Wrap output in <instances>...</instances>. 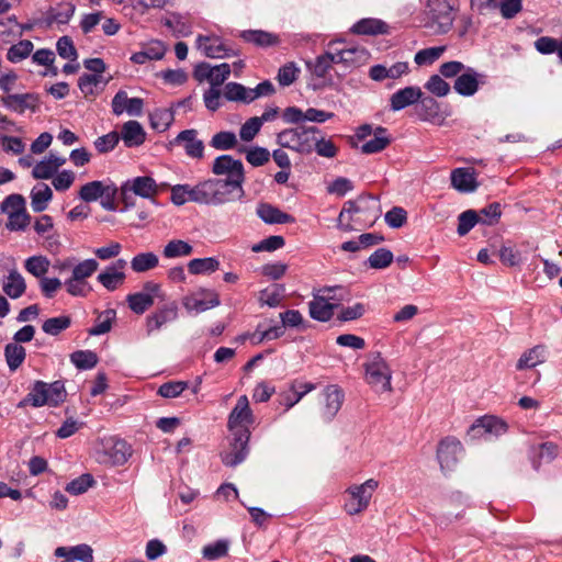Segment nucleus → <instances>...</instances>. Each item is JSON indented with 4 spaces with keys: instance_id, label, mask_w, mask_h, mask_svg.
Instances as JSON below:
<instances>
[{
    "instance_id": "obj_1",
    "label": "nucleus",
    "mask_w": 562,
    "mask_h": 562,
    "mask_svg": "<svg viewBox=\"0 0 562 562\" xmlns=\"http://www.w3.org/2000/svg\"><path fill=\"white\" fill-rule=\"evenodd\" d=\"M252 423L254 415L249 407V401L246 395H241L228 416L227 427L233 434V441L229 451L222 454L224 465L235 468L246 459L250 438L248 425Z\"/></svg>"
},
{
    "instance_id": "obj_2",
    "label": "nucleus",
    "mask_w": 562,
    "mask_h": 562,
    "mask_svg": "<svg viewBox=\"0 0 562 562\" xmlns=\"http://www.w3.org/2000/svg\"><path fill=\"white\" fill-rule=\"evenodd\" d=\"M67 398L65 382L56 380L52 383L36 380L30 387V392L18 404V408L32 407H58Z\"/></svg>"
},
{
    "instance_id": "obj_3",
    "label": "nucleus",
    "mask_w": 562,
    "mask_h": 562,
    "mask_svg": "<svg viewBox=\"0 0 562 562\" xmlns=\"http://www.w3.org/2000/svg\"><path fill=\"white\" fill-rule=\"evenodd\" d=\"M358 213L367 214L369 218V226H372L381 215L379 200L369 194L360 195L356 201H346L341 212L339 213L337 227L344 232L353 231L355 228L352 226V215Z\"/></svg>"
},
{
    "instance_id": "obj_4",
    "label": "nucleus",
    "mask_w": 562,
    "mask_h": 562,
    "mask_svg": "<svg viewBox=\"0 0 562 562\" xmlns=\"http://www.w3.org/2000/svg\"><path fill=\"white\" fill-rule=\"evenodd\" d=\"M211 170L216 176H226L225 179H221L222 183L233 192L238 191V199L244 196L245 170L239 159L231 155H221L213 161Z\"/></svg>"
},
{
    "instance_id": "obj_5",
    "label": "nucleus",
    "mask_w": 562,
    "mask_h": 562,
    "mask_svg": "<svg viewBox=\"0 0 562 562\" xmlns=\"http://www.w3.org/2000/svg\"><path fill=\"white\" fill-rule=\"evenodd\" d=\"M192 187V202L198 204L221 205L233 200V191L221 179H206Z\"/></svg>"
},
{
    "instance_id": "obj_6",
    "label": "nucleus",
    "mask_w": 562,
    "mask_h": 562,
    "mask_svg": "<svg viewBox=\"0 0 562 562\" xmlns=\"http://www.w3.org/2000/svg\"><path fill=\"white\" fill-rule=\"evenodd\" d=\"M366 380L378 392L392 391V370L380 352L364 364Z\"/></svg>"
},
{
    "instance_id": "obj_7",
    "label": "nucleus",
    "mask_w": 562,
    "mask_h": 562,
    "mask_svg": "<svg viewBox=\"0 0 562 562\" xmlns=\"http://www.w3.org/2000/svg\"><path fill=\"white\" fill-rule=\"evenodd\" d=\"M155 299H165L161 286L159 283L154 281H147L144 283L140 292L128 294L126 296V302L132 312L137 315H142L154 305Z\"/></svg>"
},
{
    "instance_id": "obj_8",
    "label": "nucleus",
    "mask_w": 562,
    "mask_h": 562,
    "mask_svg": "<svg viewBox=\"0 0 562 562\" xmlns=\"http://www.w3.org/2000/svg\"><path fill=\"white\" fill-rule=\"evenodd\" d=\"M463 452L464 448L458 438L447 436L441 439L437 447V459L441 470L452 471Z\"/></svg>"
},
{
    "instance_id": "obj_9",
    "label": "nucleus",
    "mask_w": 562,
    "mask_h": 562,
    "mask_svg": "<svg viewBox=\"0 0 562 562\" xmlns=\"http://www.w3.org/2000/svg\"><path fill=\"white\" fill-rule=\"evenodd\" d=\"M507 431V424L495 416H483L477 418L469 428L468 435L472 439L498 437Z\"/></svg>"
},
{
    "instance_id": "obj_10",
    "label": "nucleus",
    "mask_w": 562,
    "mask_h": 562,
    "mask_svg": "<svg viewBox=\"0 0 562 562\" xmlns=\"http://www.w3.org/2000/svg\"><path fill=\"white\" fill-rule=\"evenodd\" d=\"M221 304L220 295L215 290L200 289L193 295L182 299V305L188 312L203 313Z\"/></svg>"
},
{
    "instance_id": "obj_11",
    "label": "nucleus",
    "mask_w": 562,
    "mask_h": 562,
    "mask_svg": "<svg viewBox=\"0 0 562 562\" xmlns=\"http://www.w3.org/2000/svg\"><path fill=\"white\" fill-rule=\"evenodd\" d=\"M427 14L431 21L438 24L441 33H447L453 24L452 7L449 0H428Z\"/></svg>"
},
{
    "instance_id": "obj_12",
    "label": "nucleus",
    "mask_w": 562,
    "mask_h": 562,
    "mask_svg": "<svg viewBox=\"0 0 562 562\" xmlns=\"http://www.w3.org/2000/svg\"><path fill=\"white\" fill-rule=\"evenodd\" d=\"M178 303L172 301L148 315L146 317L147 335H151L154 331L159 330L164 325L175 322L178 318Z\"/></svg>"
},
{
    "instance_id": "obj_13",
    "label": "nucleus",
    "mask_w": 562,
    "mask_h": 562,
    "mask_svg": "<svg viewBox=\"0 0 562 562\" xmlns=\"http://www.w3.org/2000/svg\"><path fill=\"white\" fill-rule=\"evenodd\" d=\"M125 182L130 186L135 195L150 200L154 204L157 203L156 196L167 187L165 183L158 184L156 180L149 176H138Z\"/></svg>"
},
{
    "instance_id": "obj_14",
    "label": "nucleus",
    "mask_w": 562,
    "mask_h": 562,
    "mask_svg": "<svg viewBox=\"0 0 562 562\" xmlns=\"http://www.w3.org/2000/svg\"><path fill=\"white\" fill-rule=\"evenodd\" d=\"M3 106L12 112L22 114L25 110L36 112L40 108V95L34 92L14 93L1 98Z\"/></svg>"
},
{
    "instance_id": "obj_15",
    "label": "nucleus",
    "mask_w": 562,
    "mask_h": 562,
    "mask_svg": "<svg viewBox=\"0 0 562 562\" xmlns=\"http://www.w3.org/2000/svg\"><path fill=\"white\" fill-rule=\"evenodd\" d=\"M196 43L199 49L209 58H225L238 55V50L227 47L217 36L199 35Z\"/></svg>"
},
{
    "instance_id": "obj_16",
    "label": "nucleus",
    "mask_w": 562,
    "mask_h": 562,
    "mask_svg": "<svg viewBox=\"0 0 562 562\" xmlns=\"http://www.w3.org/2000/svg\"><path fill=\"white\" fill-rule=\"evenodd\" d=\"M112 112L119 116L127 112L132 116H140L144 108L142 98H128L126 91L119 90L111 101Z\"/></svg>"
},
{
    "instance_id": "obj_17",
    "label": "nucleus",
    "mask_w": 562,
    "mask_h": 562,
    "mask_svg": "<svg viewBox=\"0 0 562 562\" xmlns=\"http://www.w3.org/2000/svg\"><path fill=\"white\" fill-rule=\"evenodd\" d=\"M340 307L339 303H330L325 293L314 294L312 301L308 302L310 316L322 323L330 321L334 316L335 310Z\"/></svg>"
},
{
    "instance_id": "obj_18",
    "label": "nucleus",
    "mask_w": 562,
    "mask_h": 562,
    "mask_svg": "<svg viewBox=\"0 0 562 562\" xmlns=\"http://www.w3.org/2000/svg\"><path fill=\"white\" fill-rule=\"evenodd\" d=\"M485 75L476 72L473 68H467L465 72L459 75L454 81L453 89L463 97H472L479 90Z\"/></svg>"
},
{
    "instance_id": "obj_19",
    "label": "nucleus",
    "mask_w": 562,
    "mask_h": 562,
    "mask_svg": "<svg viewBox=\"0 0 562 562\" xmlns=\"http://www.w3.org/2000/svg\"><path fill=\"white\" fill-rule=\"evenodd\" d=\"M173 144L182 145L187 156L194 159H202L204 156V143L198 138L196 130L181 131L173 140Z\"/></svg>"
},
{
    "instance_id": "obj_20",
    "label": "nucleus",
    "mask_w": 562,
    "mask_h": 562,
    "mask_svg": "<svg viewBox=\"0 0 562 562\" xmlns=\"http://www.w3.org/2000/svg\"><path fill=\"white\" fill-rule=\"evenodd\" d=\"M560 452V448L552 441H544L532 446L529 450V459L532 468L538 471L542 464L552 462Z\"/></svg>"
},
{
    "instance_id": "obj_21",
    "label": "nucleus",
    "mask_w": 562,
    "mask_h": 562,
    "mask_svg": "<svg viewBox=\"0 0 562 562\" xmlns=\"http://www.w3.org/2000/svg\"><path fill=\"white\" fill-rule=\"evenodd\" d=\"M325 404L322 409V417L324 422H331L337 413L340 411L344 403L345 394L337 385H328L324 390Z\"/></svg>"
},
{
    "instance_id": "obj_22",
    "label": "nucleus",
    "mask_w": 562,
    "mask_h": 562,
    "mask_svg": "<svg viewBox=\"0 0 562 562\" xmlns=\"http://www.w3.org/2000/svg\"><path fill=\"white\" fill-rule=\"evenodd\" d=\"M471 4L480 11L499 7L505 19H513L522 10V0H471Z\"/></svg>"
},
{
    "instance_id": "obj_23",
    "label": "nucleus",
    "mask_w": 562,
    "mask_h": 562,
    "mask_svg": "<svg viewBox=\"0 0 562 562\" xmlns=\"http://www.w3.org/2000/svg\"><path fill=\"white\" fill-rule=\"evenodd\" d=\"M422 98V89L417 86H408L394 92L390 98V110L401 111L409 105H416Z\"/></svg>"
},
{
    "instance_id": "obj_24",
    "label": "nucleus",
    "mask_w": 562,
    "mask_h": 562,
    "mask_svg": "<svg viewBox=\"0 0 562 562\" xmlns=\"http://www.w3.org/2000/svg\"><path fill=\"white\" fill-rule=\"evenodd\" d=\"M416 115L420 121L435 123L440 119V104L430 97L425 95L422 91V98L417 101L415 106Z\"/></svg>"
},
{
    "instance_id": "obj_25",
    "label": "nucleus",
    "mask_w": 562,
    "mask_h": 562,
    "mask_svg": "<svg viewBox=\"0 0 562 562\" xmlns=\"http://www.w3.org/2000/svg\"><path fill=\"white\" fill-rule=\"evenodd\" d=\"M120 138L127 148L138 147L144 144L146 133L139 122L128 121L122 125Z\"/></svg>"
},
{
    "instance_id": "obj_26",
    "label": "nucleus",
    "mask_w": 562,
    "mask_h": 562,
    "mask_svg": "<svg viewBox=\"0 0 562 562\" xmlns=\"http://www.w3.org/2000/svg\"><path fill=\"white\" fill-rule=\"evenodd\" d=\"M162 24L168 27L176 37H187L192 34L193 26L189 15L171 12L168 18L162 19Z\"/></svg>"
},
{
    "instance_id": "obj_27",
    "label": "nucleus",
    "mask_w": 562,
    "mask_h": 562,
    "mask_svg": "<svg viewBox=\"0 0 562 562\" xmlns=\"http://www.w3.org/2000/svg\"><path fill=\"white\" fill-rule=\"evenodd\" d=\"M239 37L257 47L267 48L279 44V36L263 30H245L241 31Z\"/></svg>"
},
{
    "instance_id": "obj_28",
    "label": "nucleus",
    "mask_w": 562,
    "mask_h": 562,
    "mask_svg": "<svg viewBox=\"0 0 562 562\" xmlns=\"http://www.w3.org/2000/svg\"><path fill=\"white\" fill-rule=\"evenodd\" d=\"M257 215L267 224H288L295 221L291 214L282 212L269 203H260L257 207Z\"/></svg>"
},
{
    "instance_id": "obj_29",
    "label": "nucleus",
    "mask_w": 562,
    "mask_h": 562,
    "mask_svg": "<svg viewBox=\"0 0 562 562\" xmlns=\"http://www.w3.org/2000/svg\"><path fill=\"white\" fill-rule=\"evenodd\" d=\"M378 481L369 479L363 484L351 486L347 490L351 497L358 501L357 508L355 509L356 512H362L369 506L372 492L378 487Z\"/></svg>"
},
{
    "instance_id": "obj_30",
    "label": "nucleus",
    "mask_w": 562,
    "mask_h": 562,
    "mask_svg": "<svg viewBox=\"0 0 562 562\" xmlns=\"http://www.w3.org/2000/svg\"><path fill=\"white\" fill-rule=\"evenodd\" d=\"M57 558H69L80 562H93V550L89 544L81 543L74 547H58L54 552Z\"/></svg>"
},
{
    "instance_id": "obj_31",
    "label": "nucleus",
    "mask_w": 562,
    "mask_h": 562,
    "mask_svg": "<svg viewBox=\"0 0 562 562\" xmlns=\"http://www.w3.org/2000/svg\"><path fill=\"white\" fill-rule=\"evenodd\" d=\"M451 184L460 192H473L477 188L475 173L469 168H457L451 172Z\"/></svg>"
},
{
    "instance_id": "obj_32",
    "label": "nucleus",
    "mask_w": 562,
    "mask_h": 562,
    "mask_svg": "<svg viewBox=\"0 0 562 562\" xmlns=\"http://www.w3.org/2000/svg\"><path fill=\"white\" fill-rule=\"evenodd\" d=\"M350 30L352 33L359 35H378L386 34L389 32V25L382 20L366 18L356 22Z\"/></svg>"
},
{
    "instance_id": "obj_33",
    "label": "nucleus",
    "mask_w": 562,
    "mask_h": 562,
    "mask_svg": "<svg viewBox=\"0 0 562 562\" xmlns=\"http://www.w3.org/2000/svg\"><path fill=\"white\" fill-rule=\"evenodd\" d=\"M392 142L386 127L376 126L373 132V138L361 146L363 154H376L385 149Z\"/></svg>"
},
{
    "instance_id": "obj_34",
    "label": "nucleus",
    "mask_w": 562,
    "mask_h": 562,
    "mask_svg": "<svg viewBox=\"0 0 562 562\" xmlns=\"http://www.w3.org/2000/svg\"><path fill=\"white\" fill-rule=\"evenodd\" d=\"M2 290L9 297L19 299L26 290L25 280L18 270L13 269L4 280Z\"/></svg>"
},
{
    "instance_id": "obj_35",
    "label": "nucleus",
    "mask_w": 562,
    "mask_h": 562,
    "mask_svg": "<svg viewBox=\"0 0 562 562\" xmlns=\"http://www.w3.org/2000/svg\"><path fill=\"white\" fill-rule=\"evenodd\" d=\"M297 132V153L302 155L312 154L316 135L321 134L322 131L317 126H299Z\"/></svg>"
},
{
    "instance_id": "obj_36",
    "label": "nucleus",
    "mask_w": 562,
    "mask_h": 562,
    "mask_svg": "<svg viewBox=\"0 0 562 562\" xmlns=\"http://www.w3.org/2000/svg\"><path fill=\"white\" fill-rule=\"evenodd\" d=\"M76 7L71 2L60 3L57 8H50L45 19L46 25L53 23L66 24L72 18Z\"/></svg>"
},
{
    "instance_id": "obj_37",
    "label": "nucleus",
    "mask_w": 562,
    "mask_h": 562,
    "mask_svg": "<svg viewBox=\"0 0 562 562\" xmlns=\"http://www.w3.org/2000/svg\"><path fill=\"white\" fill-rule=\"evenodd\" d=\"M116 319V312L113 308H108L98 314L95 324L88 329L90 336H100L109 333L112 325Z\"/></svg>"
},
{
    "instance_id": "obj_38",
    "label": "nucleus",
    "mask_w": 562,
    "mask_h": 562,
    "mask_svg": "<svg viewBox=\"0 0 562 562\" xmlns=\"http://www.w3.org/2000/svg\"><path fill=\"white\" fill-rule=\"evenodd\" d=\"M4 358L11 372L16 371L26 358V350L23 346L9 342L4 347Z\"/></svg>"
},
{
    "instance_id": "obj_39",
    "label": "nucleus",
    "mask_w": 562,
    "mask_h": 562,
    "mask_svg": "<svg viewBox=\"0 0 562 562\" xmlns=\"http://www.w3.org/2000/svg\"><path fill=\"white\" fill-rule=\"evenodd\" d=\"M285 292L284 284L274 283L259 292L258 301L261 306L277 307L280 305Z\"/></svg>"
},
{
    "instance_id": "obj_40",
    "label": "nucleus",
    "mask_w": 562,
    "mask_h": 562,
    "mask_svg": "<svg viewBox=\"0 0 562 562\" xmlns=\"http://www.w3.org/2000/svg\"><path fill=\"white\" fill-rule=\"evenodd\" d=\"M53 198L52 189L42 183L35 188H33L31 192V206L35 213L43 212L46 210L48 202Z\"/></svg>"
},
{
    "instance_id": "obj_41",
    "label": "nucleus",
    "mask_w": 562,
    "mask_h": 562,
    "mask_svg": "<svg viewBox=\"0 0 562 562\" xmlns=\"http://www.w3.org/2000/svg\"><path fill=\"white\" fill-rule=\"evenodd\" d=\"M546 350L542 346H535L521 355L517 361V370L531 369L537 364L544 362Z\"/></svg>"
},
{
    "instance_id": "obj_42",
    "label": "nucleus",
    "mask_w": 562,
    "mask_h": 562,
    "mask_svg": "<svg viewBox=\"0 0 562 562\" xmlns=\"http://www.w3.org/2000/svg\"><path fill=\"white\" fill-rule=\"evenodd\" d=\"M220 268V261L214 257L194 258L189 261L188 270L191 274H209Z\"/></svg>"
},
{
    "instance_id": "obj_43",
    "label": "nucleus",
    "mask_w": 562,
    "mask_h": 562,
    "mask_svg": "<svg viewBox=\"0 0 562 562\" xmlns=\"http://www.w3.org/2000/svg\"><path fill=\"white\" fill-rule=\"evenodd\" d=\"M192 252L193 247L188 241L182 239H172L165 245L162 256L168 259H173L190 256Z\"/></svg>"
},
{
    "instance_id": "obj_44",
    "label": "nucleus",
    "mask_w": 562,
    "mask_h": 562,
    "mask_svg": "<svg viewBox=\"0 0 562 562\" xmlns=\"http://www.w3.org/2000/svg\"><path fill=\"white\" fill-rule=\"evenodd\" d=\"M97 279L106 290L114 291L124 282L125 274L115 270V266H109Z\"/></svg>"
},
{
    "instance_id": "obj_45",
    "label": "nucleus",
    "mask_w": 562,
    "mask_h": 562,
    "mask_svg": "<svg viewBox=\"0 0 562 562\" xmlns=\"http://www.w3.org/2000/svg\"><path fill=\"white\" fill-rule=\"evenodd\" d=\"M159 263L157 255L154 252H139L131 260V268L134 272L140 273L155 269Z\"/></svg>"
},
{
    "instance_id": "obj_46",
    "label": "nucleus",
    "mask_w": 562,
    "mask_h": 562,
    "mask_svg": "<svg viewBox=\"0 0 562 562\" xmlns=\"http://www.w3.org/2000/svg\"><path fill=\"white\" fill-rule=\"evenodd\" d=\"M249 88L238 82H228L224 88V97L228 101L251 103Z\"/></svg>"
},
{
    "instance_id": "obj_47",
    "label": "nucleus",
    "mask_w": 562,
    "mask_h": 562,
    "mask_svg": "<svg viewBox=\"0 0 562 562\" xmlns=\"http://www.w3.org/2000/svg\"><path fill=\"white\" fill-rule=\"evenodd\" d=\"M98 356L91 350H77L70 355V361L79 370H90L98 363Z\"/></svg>"
},
{
    "instance_id": "obj_48",
    "label": "nucleus",
    "mask_w": 562,
    "mask_h": 562,
    "mask_svg": "<svg viewBox=\"0 0 562 562\" xmlns=\"http://www.w3.org/2000/svg\"><path fill=\"white\" fill-rule=\"evenodd\" d=\"M33 48L34 45L30 40H22L8 49L7 59L13 64L20 63L31 55Z\"/></svg>"
},
{
    "instance_id": "obj_49",
    "label": "nucleus",
    "mask_w": 562,
    "mask_h": 562,
    "mask_svg": "<svg viewBox=\"0 0 562 562\" xmlns=\"http://www.w3.org/2000/svg\"><path fill=\"white\" fill-rule=\"evenodd\" d=\"M106 186V183L99 180L88 182L80 188L79 198L87 203L94 202L104 193Z\"/></svg>"
},
{
    "instance_id": "obj_50",
    "label": "nucleus",
    "mask_w": 562,
    "mask_h": 562,
    "mask_svg": "<svg viewBox=\"0 0 562 562\" xmlns=\"http://www.w3.org/2000/svg\"><path fill=\"white\" fill-rule=\"evenodd\" d=\"M71 325V318L70 316L68 315H61V316H57V317H50V318H47L43 325H42V329L45 334L47 335H50V336H57L59 335L61 331L66 330L67 328H69Z\"/></svg>"
},
{
    "instance_id": "obj_51",
    "label": "nucleus",
    "mask_w": 562,
    "mask_h": 562,
    "mask_svg": "<svg viewBox=\"0 0 562 562\" xmlns=\"http://www.w3.org/2000/svg\"><path fill=\"white\" fill-rule=\"evenodd\" d=\"M237 137L232 131H221L214 134L210 145L217 150H229L237 146Z\"/></svg>"
},
{
    "instance_id": "obj_52",
    "label": "nucleus",
    "mask_w": 562,
    "mask_h": 562,
    "mask_svg": "<svg viewBox=\"0 0 562 562\" xmlns=\"http://www.w3.org/2000/svg\"><path fill=\"white\" fill-rule=\"evenodd\" d=\"M25 270L35 278H44L49 268V260L45 256H32L24 262Z\"/></svg>"
},
{
    "instance_id": "obj_53",
    "label": "nucleus",
    "mask_w": 562,
    "mask_h": 562,
    "mask_svg": "<svg viewBox=\"0 0 562 562\" xmlns=\"http://www.w3.org/2000/svg\"><path fill=\"white\" fill-rule=\"evenodd\" d=\"M457 233L459 236H465L476 224H481L480 215L474 210H467L458 217Z\"/></svg>"
},
{
    "instance_id": "obj_54",
    "label": "nucleus",
    "mask_w": 562,
    "mask_h": 562,
    "mask_svg": "<svg viewBox=\"0 0 562 562\" xmlns=\"http://www.w3.org/2000/svg\"><path fill=\"white\" fill-rule=\"evenodd\" d=\"M393 252L387 248L376 249L369 258L368 265L372 269H385L393 262Z\"/></svg>"
},
{
    "instance_id": "obj_55",
    "label": "nucleus",
    "mask_w": 562,
    "mask_h": 562,
    "mask_svg": "<svg viewBox=\"0 0 562 562\" xmlns=\"http://www.w3.org/2000/svg\"><path fill=\"white\" fill-rule=\"evenodd\" d=\"M446 47L445 46H435V47H428L418 50L415 54L414 61L418 66L423 65H431L437 59L441 57V55L445 53Z\"/></svg>"
},
{
    "instance_id": "obj_56",
    "label": "nucleus",
    "mask_w": 562,
    "mask_h": 562,
    "mask_svg": "<svg viewBox=\"0 0 562 562\" xmlns=\"http://www.w3.org/2000/svg\"><path fill=\"white\" fill-rule=\"evenodd\" d=\"M477 213L481 224L492 226L497 224L501 218L502 205L498 202H493L481 209Z\"/></svg>"
},
{
    "instance_id": "obj_57",
    "label": "nucleus",
    "mask_w": 562,
    "mask_h": 562,
    "mask_svg": "<svg viewBox=\"0 0 562 562\" xmlns=\"http://www.w3.org/2000/svg\"><path fill=\"white\" fill-rule=\"evenodd\" d=\"M281 325L283 328H300L301 330H306L308 328V324L305 323L302 314L297 310H286L283 313H280Z\"/></svg>"
},
{
    "instance_id": "obj_58",
    "label": "nucleus",
    "mask_w": 562,
    "mask_h": 562,
    "mask_svg": "<svg viewBox=\"0 0 562 562\" xmlns=\"http://www.w3.org/2000/svg\"><path fill=\"white\" fill-rule=\"evenodd\" d=\"M333 66V57L329 52L316 57L314 63H307V67L318 77L324 78Z\"/></svg>"
},
{
    "instance_id": "obj_59",
    "label": "nucleus",
    "mask_w": 562,
    "mask_h": 562,
    "mask_svg": "<svg viewBox=\"0 0 562 562\" xmlns=\"http://www.w3.org/2000/svg\"><path fill=\"white\" fill-rule=\"evenodd\" d=\"M239 153L246 151L247 161L254 167H260L267 164L270 159V153L267 148L263 147H252L247 150L245 147H240L238 149Z\"/></svg>"
},
{
    "instance_id": "obj_60",
    "label": "nucleus",
    "mask_w": 562,
    "mask_h": 562,
    "mask_svg": "<svg viewBox=\"0 0 562 562\" xmlns=\"http://www.w3.org/2000/svg\"><path fill=\"white\" fill-rule=\"evenodd\" d=\"M300 68L293 61H289L280 67L277 80L281 87L291 86L299 77Z\"/></svg>"
},
{
    "instance_id": "obj_61",
    "label": "nucleus",
    "mask_w": 562,
    "mask_h": 562,
    "mask_svg": "<svg viewBox=\"0 0 562 562\" xmlns=\"http://www.w3.org/2000/svg\"><path fill=\"white\" fill-rule=\"evenodd\" d=\"M99 263L95 259H86L72 268L74 280L83 281L98 270Z\"/></svg>"
},
{
    "instance_id": "obj_62",
    "label": "nucleus",
    "mask_w": 562,
    "mask_h": 562,
    "mask_svg": "<svg viewBox=\"0 0 562 562\" xmlns=\"http://www.w3.org/2000/svg\"><path fill=\"white\" fill-rule=\"evenodd\" d=\"M94 483L93 476L89 473H85L70 481L66 486V491L72 495H80L87 492Z\"/></svg>"
},
{
    "instance_id": "obj_63",
    "label": "nucleus",
    "mask_w": 562,
    "mask_h": 562,
    "mask_svg": "<svg viewBox=\"0 0 562 562\" xmlns=\"http://www.w3.org/2000/svg\"><path fill=\"white\" fill-rule=\"evenodd\" d=\"M313 151H316L321 157L334 158L338 153V147L331 139L316 135L315 142L313 143Z\"/></svg>"
},
{
    "instance_id": "obj_64",
    "label": "nucleus",
    "mask_w": 562,
    "mask_h": 562,
    "mask_svg": "<svg viewBox=\"0 0 562 562\" xmlns=\"http://www.w3.org/2000/svg\"><path fill=\"white\" fill-rule=\"evenodd\" d=\"M56 50L58 55L64 59L76 61L78 58V52L74 45V42L67 35L58 38L56 43Z\"/></svg>"
}]
</instances>
